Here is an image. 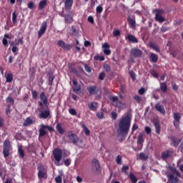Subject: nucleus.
Here are the masks:
<instances>
[{"label": "nucleus", "mask_w": 183, "mask_h": 183, "mask_svg": "<svg viewBox=\"0 0 183 183\" xmlns=\"http://www.w3.org/2000/svg\"><path fill=\"white\" fill-rule=\"evenodd\" d=\"M131 128V114H127L126 116L122 117L119 122V130L120 134L128 135L129 129Z\"/></svg>", "instance_id": "1"}, {"label": "nucleus", "mask_w": 183, "mask_h": 183, "mask_svg": "<svg viewBox=\"0 0 183 183\" xmlns=\"http://www.w3.org/2000/svg\"><path fill=\"white\" fill-rule=\"evenodd\" d=\"M12 149V144L9 139H6L3 144V154L4 158H8L11 155V151Z\"/></svg>", "instance_id": "2"}, {"label": "nucleus", "mask_w": 183, "mask_h": 183, "mask_svg": "<svg viewBox=\"0 0 183 183\" xmlns=\"http://www.w3.org/2000/svg\"><path fill=\"white\" fill-rule=\"evenodd\" d=\"M53 157L54 158V164L56 167L61 165L59 162L62 159V150L59 148L54 149L53 150Z\"/></svg>", "instance_id": "3"}, {"label": "nucleus", "mask_w": 183, "mask_h": 183, "mask_svg": "<svg viewBox=\"0 0 183 183\" xmlns=\"http://www.w3.org/2000/svg\"><path fill=\"white\" fill-rule=\"evenodd\" d=\"M46 129L47 131H49V132H54V131H55V129H54V127H52L51 126L41 124L40 129H39V137H45V135L48 134Z\"/></svg>", "instance_id": "4"}, {"label": "nucleus", "mask_w": 183, "mask_h": 183, "mask_svg": "<svg viewBox=\"0 0 183 183\" xmlns=\"http://www.w3.org/2000/svg\"><path fill=\"white\" fill-rule=\"evenodd\" d=\"M39 118H40V119H47L51 115V110L48 106L46 107L45 110H44L43 107L39 109Z\"/></svg>", "instance_id": "5"}, {"label": "nucleus", "mask_w": 183, "mask_h": 183, "mask_svg": "<svg viewBox=\"0 0 183 183\" xmlns=\"http://www.w3.org/2000/svg\"><path fill=\"white\" fill-rule=\"evenodd\" d=\"M67 138L71 141L73 145H76L79 142V138L75 133L69 131L67 132Z\"/></svg>", "instance_id": "6"}, {"label": "nucleus", "mask_w": 183, "mask_h": 183, "mask_svg": "<svg viewBox=\"0 0 183 183\" xmlns=\"http://www.w3.org/2000/svg\"><path fill=\"white\" fill-rule=\"evenodd\" d=\"M144 134L140 133L137 137V147L134 149V151H141L142 149V147H144Z\"/></svg>", "instance_id": "7"}, {"label": "nucleus", "mask_w": 183, "mask_h": 183, "mask_svg": "<svg viewBox=\"0 0 183 183\" xmlns=\"http://www.w3.org/2000/svg\"><path fill=\"white\" fill-rule=\"evenodd\" d=\"M39 97L41 102H39V106L44 107V105L45 108H48V98L46 97L45 92H42Z\"/></svg>", "instance_id": "8"}, {"label": "nucleus", "mask_w": 183, "mask_h": 183, "mask_svg": "<svg viewBox=\"0 0 183 183\" xmlns=\"http://www.w3.org/2000/svg\"><path fill=\"white\" fill-rule=\"evenodd\" d=\"M173 125L177 129H178V128H179V122H181V114L174 112L173 114Z\"/></svg>", "instance_id": "9"}, {"label": "nucleus", "mask_w": 183, "mask_h": 183, "mask_svg": "<svg viewBox=\"0 0 183 183\" xmlns=\"http://www.w3.org/2000/svg\"><path fill=\"white\" fill-rule=\"evenodd\" d=\"M168 139L170 141V145L172 147H174V148H177L179 144H181V142L182 141V139H178L175 136L169 137Z\"/></svg>", "instance_id": "10"}, {"label": "nucleus", "mask_w": 183, "mask_h": 183, "mask_svg": "<svg viewBox=\"0 0 183 183\" xmlns=\"http://www.w3.org/2000/svg\"><path fill=\"white\" fill-rule=\"evenodd\" d=\"M110 101H112V102H116L115 107L119 108L120 109L125 108V104L121 102L117 96L110 97Z\"/></svg>", "instance_id": "11"}, {"label": "nucleus", "mask_w": 183, "mask_h": 183, "mask_svg": "<svg viewBox=\"0 0 183 183\" xmlns=\"http://www.w3.org/2000/svg\"><path fill=\"white\" fill-rule=\"evenodd\" d=\"M46 28H48V21H44L42 22L40 29L38 31V36L39 38H41L42 35L45 34V31H46Z\"/></svg>", "instance_id": "12"}, {"label": "nucleus", "mask_w": 183, "mask_h": 183, "mask_svg": "<svg viewBox=\"0 0 183 183\" xmlns=\"http://www.w3.org/2000/svg\"><path fill=\"white\" fill-rule=\"evenodd\" d=\"M86 90L89 95H97L99 92V88L95 85L87 86Z\"/></svg>", "instance_id": "13"}, {"label": "nucleus", "mask_w": 183, "mask_h": 183, "mask_svg": "<svg viewBox=\"0 0 183 183\" xmlns=\"http://www.w3.org/2000/svg\"><path fill=\"white\" fill-rule=\"evenodd\" d=\"M130 54L134 58H140L142 56V51L137 48H133L130 51Z\"/></svg>", "instance_id": "14"}, {"label": "nucleus", "mask_w": 183, "mask_h": 183, "mask_svg": "<svg viewBox=\"0 0 183 183\" xmlns=\"http://www.w3.org/2000/svg\"><path fill=\"white\" fill-rule=\"evenodd\" d=\"M174 157V152L171 150H167L165 152H162L161 158L163 161L168 159L169 158H172Z\"/></svg>", "instance_id": "15"}, {"label": "nucleus", "mask_w": 183, "mask_h": 183, "mask_svg": "<svg viewBox=\"0 0 183 183\" xmlns=\"http://www.w3.org/2000/svg\"><path fill=\"white\" fill-rule=\"evenodd\" d=\"M168 178V183H178L179 179H178L177 176H175L174 174H170L167 175Z\"/></svg>", "instance_id": "16"}, {"label": "nucleus", "mask_w": 183, "mask_h": 183, "mask_svg": "<svg viewBox=\"0 0 183 183\" xmlns=\"http://www.w3.org/2000/svg\"><path fill=\"white\" fill-rule=\"evenodd\" d=\"M58 45L60 48H62L64 51H69L71 49V44H66L64 41L59 40L58 41Z\"/></svg>", "instance_id": "17"}, {"label": "nucleus", "mask_w": 183, "mask_h": 183, "mask_svg": "<svg viewBox=\"0 0 183 183\" xmlns=\"http://www.w3.org/2000/svg\"><path fill=\"white\" fill-rule=\"evenodd\" d=\"M38 169H39L38 177L44 178V177L46 175V169H45V167H44V165H40L38 167Z\"/></svg>", "instance_id": "18"}, {"label": "nucleus", "mask_w": 183, "mask_h": 183, "mask_svg": "<svg viewBox=\"0 0 183 183\" xmlns=\"http://www.w3.org/2000/svg\"><path fill=\"white\" fill-rule=\"evenodd\" d=\"M61 16H64L65 22L66 24H72V21H74L73 16L71 14V11L69 12V14L65 15H61Z\"/></svg>", "instance_id": "19"}, {"label": "nucleus", "mask_w": 183, "mask_h": 183, "mask_svg": "<svg viewBox=\"0 0 183 183\" xmlns=\"http://www.w3.org/2000/svg\"><path fill=\"white\" fill-rule=\"evenodd\" d=\"M72 82L74 86L73 88L74 92H75V94H79V92H81V85L78 84V81L75 79H73Z\"/></svg>", "instance_id": "20"}, {"label": "nucleus", "mask_w": 183, "mask_h": 183, "mask_svg": "<svg viewBox=\"0 0 183 183\" xmlns=\"http://www.w3.org/2000/svg\"><path fill=\"white\" fill-rule=\"evenodd\" d=\"M154 108L158 111V112H160L162 115H165V108H164V105L157 103Z\"/></svg>", "instance_id": "21"}, {"label": "nucleus", "mask_w": 183, "mask_h": 183, "mask_svg": "<svg viewBox=\"0 0 183 183\" xmlns=\"http://www.w3.org/2000/svg\"><path fill=\"white\" fill-rule=\"evenodd\" d=\"M102 48L104 55H111V50L109 49V44L108 43H104L102 45Z\"/></svg>", "instance_id": "22"}, {"label": "nucleus", "mask_w": 183, "mask_h": 183, "mask_svg": "<svg viewBox=\"0 0 183 183\" xmlns=\"http://www.w3.org/2000/svg\"><path fill=\"white\" fill-rule=\"evenodd\" d=\"M11 46L14 45H24V37L16 39L14 41H11L10 44Z\"/></svg>", "instance_id": "23"}, {"label": "nucleus", "mask_w": 183, "mask_h": 183, "mask_svg": "<svg viewBox=\"0 0 183 183\" xmlns=\"http://www.w3.org/2000/svg\"><path fill=\"white\" fill-rule=\"evenodd\" d=\"M64 2L65 9H71L72 8V4H74V0H62Z\"/></svg>", "instance_id": "24"}, {"label": "nucleus", "mask_w": 183, "mask_h": 183, "mask_svg": "<svg viewBox=\"0 0 183 183\" xmlns=\"http://www.w3.org/2000/svg\"><path fill=\"white\" fill-rule=\"evenodd\" d=\"M56 129L60 134V135H64L65 134V129L62 127V124L61 123H57L56 126Z\"/></svg>", "instance_id": "25"}, {"label": "nucleus", "mask_w": 183, "mask_h": 183, "mask_svg": "<svg viewBox=\"0 0 183 183\" xmlns=\"http://www.w3.org/2000/svg\"><path fill=\"white\" fill-rule=\"evenodd\" d=\"M92 164H93L94 168H95L96 171L101 170V164H99V161H98V159H94L92 160Z\"/></svg>", "instance_id": "26"}, {"label": "nucleus", "mask_w": 183, "mask_h": 183, "mask_svg": "<svg viewBox=\"0 0 183 183\" xmlns=\"http://www.w3.org/2000/svg\"><path fill=\"white\" fill-rule=\"evenodd\" d=\"M127 21L129 22V25L130 28H132L133 29H135V27L137 26V22L135 21V19L128 17Z\"/></svg>", "instance_id": "27"}, {"label": "nucleus", "mask_w": 183, "mask_h": 183, "mask_svg": "<svg viewBox=\"0 0 183 183\" xmlns=\"http://www.w3.org/2000/svg\"><path fill=\"white\" fill-rule=\"evenodd\" d=\"M149 61L154 64L158 62V55L154 53H150Z\"/></svg>", "instance_id": "28"}, {"label": "nucleus", "mask_w": 183, "mask_h": 183, "mask_svg": "<svg viewBox=\"0 0 183 183\" xmlns=\"http://www.w3.org/2000/svg\"><path fill=\"white\" fill-rule=\"evenodd\" d=\"M127 39H129V42H132V44H138V39L132 34L127 35Z\"/></svg>", "instance_id": "29"}, {"label": "nucleus", "mask_w": 183, "mask_h": 183, "mask_svg": "<svg viewBox=\"0 0 183 183\" xmlns=\"http://www.w3.org/2000/svg\"><path fill=\"white\" fill-rule=\"evenodd\" d=\"M6 78V82L11 83L14 80V75L11 73H7L4 75Z\"/></svg>", "instance_id": "30"}, {"label": "nucleus", "mask_w": 183, "mask_h": 183, "mask_svg": "<svg viewBox=\"0 0 183 183\" xmlns=\"http://www.w3.org/2000/svg\"><path fill=\"white\" fill-rule=\"evenodd\" d=\"M160 90L162 92H167L168 91L167 82H160Z\"/></svg>", "instance_id": "31"}, {"label": "nucleus", "mask_w": 183, "mask_h": 183, "mask_svg": "<svg viewBox=\"0 0 183 183\" xmlns=\"http://www.w3.org/2000/svg\"><path fill=\"white\" fill-rule=\"evenodd\" d=\"M149 158V156L145 154V153L144 152H141L138 157H137V159H140L141 161H147V159H148Z\"/></svg>", "instance_id": "32"}, {"label": "nucleus", "mask_w": 183, "mask_h": 183, "mask_svg": "<svg viewBox=\"0 0 183 183\" xmlns=\"http://www.w3.org/2000/svg\"><path fill=\"white\" fill-rule=\"evenodd\" d=\"M88 107L89 108V109L91 111H97V108H98V107L97 106V103L95 102H91L88 104Z\"/></svg>", "instance_id": "33"}, {"label": "nucleus", "mask_w": 183, "mask_h": 183, "mask_svg": "<svg viewBox=\"0 0 183 183\" xmlns=\"http://www.w3.org/2000/svg\"><path fill=\"white\" fill-rule=\"evenodd\" d=\"M149 46L156 51V52H161V49H159V46L154 43H149Z\"/></svg>", "instance_id": "34"}, {"label": "nucleus", "mask_w": 183, "mask_h": 183, "mask_svg": "<svg viewBox=\"0 0 183 183\" xmlns=\"http://www.w3.org/2000/svg\"><path fill=\"white\" fill-rule=\"evenodd\" d=\"M32 124H33L32 119H31L30 117H27L26 119V120L24 121V122L23 124V126L24 127H28L29 125H32Z\"/></svg>", "instance_id": "35"}, {"label": "nucleus", "mask_w": 183, "mask_h": 183, "mask_svg": "<svg viewBox=\"0 0 183 183\" xmlns=\"http://www.w3.org/2000/svg\"><path fill=\"white\" fill-rule=\"evenodd\" d=\"M154 124L156 132L159 135V134H161V124L158 122H156Z\"/></svg>", "instance_id": "36"}, {"label": "nucleus", "mask_w": 183, "mask_h": 183, "mask_svg": "<svg viewBox=\"0 0 183 183\" xmlns=\"http://www.w3.org/2000/svg\"><path fill=\"white\" fill-rule=\"evenodd\" d=\"M18 154H19V157L21 158V159H23V158H25V153L24 152V149H22V147H19Z\"/></svg>", "instance_id": "37"}, {"label": "nucleus", "mask_w": 183, "mask_h": 183, "mask_svg": "<svg viewBox=\"0 0 183 183\" xmlns=\"http://www.w3.org/2000/svg\"><path fill=\"white\" fill-rule=\"evenodd\" d=\"M55 79V75L52 74H49V85H50V86H52V85L54 84V80Z\"/></svg>", "instance_id": "38"}, {"label": "nucleus", "mask_w": 183, "mask_h": 183, "mask_svg": "<svg viewBox=\"0 0 183 183\" xmlns=\"http://www.w3.org/2000/svg\"><path fill=\"white\" fill-rule=\"evenodd\" d=\"M155 20L157 21V22H165V18H164L162 15L156 14Z\"/></svg>", "instance_id": "39"}, {"label": "nucleus", "mask_w": 183, "mask_h": 183, "mask_svg": "<svg viewBox=\"0 0 183 183\" xmlns=\"http://www.w3.org/2000/svg\"><path fill=\"white\" fill-rule=\"evenodd\" d=\"M46 6V0L41 1L39 4V9L42 10Z\"/></svg>", "instance_id": "40"}, {"label": "nucleus", "mask_w": 183, "mask_h": 183, "mask_svg": "<svg viewBox=\"0 0 183 183\" xmlns=\"http://www.w3.org/2000/svg\"><path fill=\"white\" fill-rule=\"evenodd\" d=\"M129 179H131L132 182L137 183L138 182V179L134 174L131 173L129 176Z\"/></svg>", "instance_id": "41"}, {"label": "nucleus", "mask_w": 183, "mask_h": 183, "mask_svg": "<svg viewBox=\"0 0 183 183\" xmlns=\"http://www.w3.org/2000/svg\"><path fill=\"white\" fill-rule=\"evenodd\" d=\"M133 98L137 104H141V102H142V98L137 94L134 95Z\"/></svg>", "instance_id": "42"}, {"label": "nucleus", "mask_w": 183, "mask_h": 183, "mask_svg": "<svg viewBox=\"0 0 183 183\" xmlns=\"http://www.w3.org/2000/svg\"><path fill=\"white\" fill-rule=\"evenodd\" d=\"M103 69H104V71L106 72H111L112 69H111V66H109V64H104L103 65Z\"/></svg>", "instance_id": "43"}, {"label": "nucleus", "mask_w": 183, "mask_h": 183, "mask_svg": "<svg viewBox=\"0 0 183 183\" xmlns=\"http://www.w3.org/2000/svg\"><path fill=\"white\" fill-rule=\"evenodd\" d=\"M82 128L86 135L88 136L89 134H91V132L88 129V127H86L85 124H82Z\"/></svg>", "instance_id": "44"}, {"label": "nucleus", "mask_w": 183, "mask_h": 183, "mask_svg": "<svg viewBox=\"0 0 183 183\" xmlns=\"http://www.w3.org/2000/svg\"><path fill=\"white\" fill-rule=\"evenodd\" d=\"M19 51V49L16 46H13V47L11 48V51L13 52V54H14V55H18Z\"/></svg>", "instance_id": "45"}, {"label": "nucleus", "mask_w": 183, "mask_h": 183, "mask_svg": "<svg viewBox=\"0 0 183 183\" xmlns=\"http://www.w3.org/2000/svg\"><path fill=\"white\" fill-rule=\"evenodd\" d=\"M154 12L156 13V15H163V14H165L164 9H155Z\"/></svg>", "instance_id": "46"}, {"label": "nucleus", "mask_w": 183, "mask_h": 183, "mask_svg": "<svg viewBox=\"0 0 183 183\" xmlns=\"http://www.w3.org/2000/svg\"><path fill=\"white\" fill-rule=\"evenodd\" d=\"M99 81H104V79H105V72L102 71L99 73Z\"/></svg>", "instance_id": "47"}, {"label": "nucleus", "mask_w": 183, "mask_h": 183, "mask_svg": "<svg viewBox=\"0 0 183 183\" xmlns=\"http://www.w3.org/2000/svg\"><path fill=\"white\" fill-rule=\"evenodd\" d=\"M113 36H121V31L118 29H114L113 31Z\"/></svg>", "instance_id": "48"}, {"label": "nucleus", "mask_w": 183, "mask_h": 183, "mask_svg": "<svg viewBox=\"0 0 183 183\" xmlns=\"http://www.w3.org/2000/svg\"><path fill=\"white\" fill-rule=\"evenodd\" d=\"M16 18H18V16H16V12L12 13V22L14 24H16Z\"/></svg>", "instance_id": "49"}, {"label": "nucleus", "mask_w": 183, "mask_h": 183, "mask_svg": "<svg viewBox=\"0 0 183 183\" xmlns=\"http://www.w3.org/2000/svg\"><path fill=\"white\" fill-rule=\"evenodd\" d=\"M128 169H129V167L127 165L123 166L122 168V172H124V174H128Z\"/></svg>", "instance_id": "50"}, {"label": "nucleus", "mask_w": 183, "mask_h": 183, "mask_svg": "<svg viewBox=\"0 0 183 183\" xmlns=\"http://www.w3.org/2000/svg\"><path fill=\"white\" fill-rule=\"evenodd\" d=\"M116 162L119 165H121L122 164V157L120 155H118L116 159Z\"/></svg>", "instance_id": "51"}, {"label": "nucleus", "mask_w": 183, "mask_h": 183, "mask_svg": "<svg viewBox=\"0 0 183 183\" xmlns=\"http://www.w3.org/2000/svg\"><path fill=\"white\" fill-rule=\"evenodd\" d=\"M94 59L95 61H105V57L104 56H96Z\"/></svg>", "instance_id": "52"}, {"label": "nucleus", "mask_w": 183, "mask_h": 183, "mask_svg": "<svg viewBox=\"0 0 183 183\" xmlns=\"http://www.w3.org/2000/svg\"><path fill=\"white\" fill-rule=\"evenodd\" d=\"M32 98L33 99H36L38 98V92L35 90L31 91Z\"/></svg>", "instance_id": "53"}, {"label": "nucleus", "mask_w": 183, "mask_h": 183, "mask_svg": "<svg viewBox=\"0 0 183 183\" xmlns=\"http://www.w3.org/2000/svg\"><path fill=\"white\" fill-rule=\"evenodd\" d=\"M129 75H130L132 79H133V81H135V79H137V76L135 75V72H134V71H130Z\"/></svg>", "instance_id": "54"}, {"label": "nucleus", "mask_w": 183, "mask_h": 183, "mask_svg": "<svg viewBox=\"0 0 183 183\" xmlns=\"http://www.w3.org/2000/svg\"><path fill=\"white\" fill-rule=\"evenodd\" d=\"M97 118H99V119H104V112H99L97 113Z\"/></svg>", "instance_id": "55"}, {"label": "nucleus", "mask_w": 183, "mask_h": 183, "mask_svg": "<svg viewBox=\"0 0 183 183\" xmlns=\"http://www.w3.org/2000/svg\"><path fill=\"white\" fill-rule=\"evenodd\" d=\"M69 112L71 115H74V116H76V110H75V109H72V108H70L69 109Z\"/></svg>", "instance_id": "56"}, {"label": "nucleus", "mask_w": 183, "mask_h": 183, "mask_svg": "<svg viewBox=\"0 0 183 183\" xmlns=\"http://www.w3.org/2000/svg\"><path fill=\"white\" fill-rule=\"evenodd\" d=\"M97 11V14H102L103 9H102V6H98L96 9Z\"/></svg>", "instance_id": "57"}, {"label": "nucleus", "mask_w": 183, "mask_h": 183, "mask_svg": "<svg viewBox=\"0 0 183 183\" xmlns=\"http://www.w3.org/2000/svg\"><path fill=\"white\" fill-rule=\"evenodd\" d=\"M64 165H66V167H69V165H71V159H64Z\"/></svg>", "instance_id": "58"}, {"label": "nucleus", "mask_w": 183, "mask_h": 183, "mask_svg": "<svg viewBox=\"0 0 183 183\" xmlns=\"http://www.w3.org/2000/svg\"><path fill=\"white\" fill-rule=\"evenodd\" d=\"M138 94L139 95H144V94H145V88L144 87L140 88L138 91Z\"/></svg>", "instance_id": "59"}, {"label": "nucleus", "mask_w": 183, "mask_h": 183, "mask_svg": "<svg viewBox=\"0 0 183 183\" xmlns=\"http://www.w3.org/2000/svg\"><path fill=\"white\" fill-rule=\"evenodd\" d=\"M55 181L56 183H62V177H61V176H57L55 177Z\"/></svg>", "instance_id": "60"}, {"label": "nucleus", "mask_w": 183, "mask_h": 183, "mask_svg": "<svg viewBox=\"0 0 183 183\" xmlns=\"http://www.w3.org/2000/svg\"><path fill=\"white\" fill-rule=\"evenodd\" d=\"M180 162H181V159H179L177 163V167H179V171L182 172L183 171V164L179 165Z\"/></svg>", "instance_id": "61"}, {"label": "nucleus", "mask_w": 183, "mask_h": 183, "mask_svg": "<svg viewBox=\"0 0 183 183\" xmlns=\"http://www.w3.org/2000/svg\"><path fill=\"white\" fill-rule=\"evenodd\" d=\"M173 174H175L176 177H181V173L177 170V169H174L172 170Z\"/></svg>", "instance_id": "62"}, {"label": "nucleus", "mask_w": 183, "mask_h": 183, "mask_svg": "<svg viewBox=\"0 0 183 183\" xmlns=\"http://www.w3.org/2000/svg\"><path fill=\"white\" fill-rule=\"evenodd\" d=\"M28 8L29 9H34V8H35V4H34V2L31 1L28 4Z\"/></svg>", "instance_id": "63"}, {"label": "nucleus", "mask_w": 183, "mask_h": 183, "mask_svg": "<svg viewBox=\"0 0 183 183\" xmlns=\"http://www.w3.org/2000/svg\"><path fill=\"white\" fill-rule=\"evenodd\" d=\"M112 119H114V121H115V119H117L118 114H117V112H112Z\"/></svg>", "instance_id": "64"}]
</instances>
